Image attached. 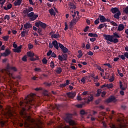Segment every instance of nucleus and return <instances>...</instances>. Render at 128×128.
Segmentation results:
<instances>
[{
  "mask_svg": "<svg viewBox=\"0 0 128 128\" xmlns=\"http://www.w3.org/2000/svg\"><path fill=\"white\" fill-rule=\"evenodd\" d=\"M34 94L28 95L25 98L24 102H20V106L22 108V110L20 112V114L24 118H28V115H26V108L28 110L32 108V106L34 104Z\"/></svg>",
  "mask_w": 128,
  "mask_h": 128,
  "instance_id": "f257e3e1",
  "label": "nucleus"
},
{
  "mask_svg": "<svg viewBox=\"0 0 128 128\" xmlns=\"http://www.w3.org/2000/svg\"><path fill=\"white\" fill-rule=\"evenodd\" d=\"M72 114H67L66 117L64 118V120L66 122H68L70 126H74V124H76V122L72 120Z\"/></svg>",
  "mask_w": 128,
  "mask_h": 128,
  "instance_id": "f03ea898",
  "label": "nucleus"
},
{
  "mask_svg": "<svg viewBox=\"0 0 128 128\" xmlns=\"http://www.w3.org/2000/svg\"><path fill=\"white\" fill-rule=\"evenodd\" d=\"M6 70L8 71V76H11L12 78H14V76H12V73H10V70H14V72H17L18 70L16 69V67H12V66H8L6 67Z\"/></svg>",
  "mask_w": 128,
  "mask_h": 128,
  "instance_id": "7ed1b4c3",
  "label": "nucleus"
},
{
  "mask_svg": "<svg viewBox=\"0 0 128 128\" xmlns=\"http://www.w3.org/2000/svg\"><path fill=\"white\" fill-rule=\"evenodd\" d=\"M27 16L28 18H30V20L32 22L34 20H36L38 18V14H34V12H31L30 13H28L27 14Z\"/></svg>",
  "mask_w": 128,
  "mask_h": 128,
  "instance_id": "20e7f679",
  "label": "nucleus"
},
{
  "mask_svg": "<svg viewBox=\"0 0 128 128\" xmlns=\"http://www.w3.org/2000/svg\"><path fill=\"white\" fill-rule=\"evenodd\" d=\"M14 110L10 106L7 108L6 112H5V115L8 116L9 117L12 116H14Z\"/></svg>",
  "mask_w": 128,
  "mask_h": 128,
  "instance_id": "39448f33",
  "label": "nucleus"
},
{
  "mask_svg": "<svg viewBox=\"0 0 128 128\" xmlns=\"http://www.w3.org/2000/svg\"><path fill=\"white\" fill-rule=\"evenodd\" d=\"M35 26L37 28H40V26H41L42 28H46V24L45 23H44L40 21H38V22H36L35 23Z\"/></svg>",
  "mask_w": 128,
  "mask_h": 128,
  "instance_id": "423d86ee",
  "label": "nucleus"
},
{
  "mask_svg": "<svg viewBox=\"0 0 128 128\" xmlns=\"http://www.w3.org/2000/svg\"><path fill=\"white\" fill-rule=\"evenodd\" d=\"M104 40H108V42H112V38H114V36H110L108 34H104L103 35Z\"/></svg>",
  "mask_w": 128,
  "mask_h": 128,
  "instance_id": "0eeeda50",
  "label": "nucleus"
},
{
  "mask_svg": "<svg viewBox=\"0 0 128 128\" xmlns=\"http://www.w3.org/2000/svg\"><path fill=\"white\" fill-rule=\"evenodd\" d=\"M68 6L70 10H76V6L72 2H69L68 4Z\"/></svg>",
  "mask_w": 128,
  "mask_h": 128,
  "instance_id": "6e6552de",
  "label": "nucleus"
},
{
  "mask_svg": "<svg viewBox=\"0 0 128 128\" xmlns=\"http://www.w3.org/2000/svg\"><path fill=\"white\" fill-rule=\"evenodd\" d=\"M34 10V8L32 7H28V8L25 9L24 11V14H29V12H32Z\"/></svg>",
  "mask_w": 128,
  "mask_h": 128,
  "instance_id": "1a4fd4ad",
  "label": "nucleus"
},
{
  "mask_svg": "<svg viewBox=\"0 0 128 128\" xmlns=\"http://www.w3.org/2000/svg\"><path fill=\"white\" fill-rule=\"evenodd\" d=\"M68 98H74L76 96V92H69L66 94Z\"/></svg>",
  "mask_w": 128,
  "mask_h": 128,
  "instance_id": "9d476101",
  "label": "nucleus"
},
{
  "mask_svg": "<svg viewBox=\"0 0 128 128\" xmlns=\"http://www.w3.org/2000/svg\"><path fill=\"white\" fill-rule=\"evenodd\" d=\"M10 54V50L9 49H6L4 52L1 53L2 56H8L9 54Z\"/></svg>",
  "mask_w": 128,
  "mask_h": 128,
  "instance_id": "9b49d317",
  "label": "nucleus"
},
{
  "mask_svg": "<svg viewBox=\"0 0 128 128\" xmlns=\"http://www.w3.org/2000/svg\"><path fill=\"white\" fill-rule=\"evenodd\" d=\"M24 26L26 30H28V28H32V25L30 22H26L24 24Z\"/></svg>",
  "mask_w": 128,
  "mask_h": 128,
  "instance_id": "f8f14e48",
  "label": "nucleus"
},
{
  "mask_svg": "<svg viewBox=\"0 0 128 128\" xmlns=\"http://www.w3.org/2000/svg\"><path fill=\"white\" fill-rule=\"evenodd\" d=\"M112 102H116V98H114V96H110V98L106 100V102H107L108 104Z\"/></svg>",
  "mask_w": 128,
  "mask_h": 128,
  "instance_id": "ddd939ff",
  "label": "nucleus"
},
{
  "mask_svg": "<svg viewBox=\"0 0 128 128\" xmlns=\"http://www.w3.org/2000/svg\"><path fill=\"white\" fill-rule=\"evenodd\" d=\"M52 44L55 48L56 50H58V48H60L58 46V41L56 40H54L52 42Z\"/></svg>",
  "mask_w": 128,
  "mask_h": 128,
  "instance_id": "4468645a",
  "label": "nucleus"
},
{
  "mask_svg": "<svg viewBox=\"0 0 128 128\" xmlns=\"http://www.w3.org/2000/svg\"><path fill=\"white\" fill-rule=\"evenodd\" d=\"M124 24H120L118 26L117 30H118V32H122V30H124Z\"/></svg>",
  "mask_w": 128,
  "mask_h": 128,
  "instance_id": "2eb2a0df",
  "label": "nucleus"
},
{
  "mask_svg": "<svg viewBox=\"0 0 128 128\" xmlns=\"http://www.w3.org/2000/svg\"><path fill=\"white\" fill-rule=\"evenodd\" d=\"M111 12L112 14H116L118 12H120L118 8H114L111 9Z\"/></svg>",
  "mask_w": 128,
  "mask_h": 128,
  "instance_id": "dca6fc26",
  "label": "nucleus"
},
{
  "mask_svg": "<svg viewBox=\"0 0 128 128\" xmlns=\"http://www.w3.org/2000/svg\"><path fill=\"white\" fill-rule=\"evenodd\" d=\"M93 100H94V96H92V95H90L89 96H88L87 98L86 103L90 104V102H92Z\"/></svg>",
  "mask_w": 128,
  "mask_h": 128,
  "instance_id": "f3484780",
  "label": "nucleus"
},
{
  "mask_svg": "<svg viewBox=\"0 0 128 128\" xmlns=\"http://www.w3.org/2000/svg\"><path fill=\"white\" fill-rule=\"evenodd\" d=\"M122 14V13L120 12V11H118V12L116 13L114 16V18H116L117 20H119L120 19V16Z\"/></svg>",
  "mask_w": 128,
  "mask_h": 128,
  "instance_id": "a211bd4d",
  "label": "nucleus"
},
{
  "mask_svg": "<svg viewBox=\"0 0 128 128\" xmlns=\"http://www.w3.org/2000/svg\"><path fill=\"white\" fill-rule=\"evenodd\" d=\"M22 0H16L14 2V6H20Z\"/></svg>",
  "mask_w": 128,
  "mask_h": 128,
  "instance_id": "6ab92c4d",
  "label": "nucleus"
},
{
  "mask_svg": "<svg viewBox=\"0 0 128 128\" xmlns=\"http://www.w3.org/2000/svg\"><path fill=\"white\" fill-rule=\"evenodd\" d=\"M99 20H100V22H106V17L104 16L100 15Z\"/></svg>",
  "mask_w": 128,
  "mask_h": 128,
  "instance_id": "aec40b11",
  "label": "nucleus"
},
{
  "mask_svg": "<svg viewBox=\"0 0 128 128\" xmlns=\"http://www.w3.org/2000/svg\"><path fill=\"white\" fill-rule=\"evenodd\" d=\"M69 84H70V80H66V83L60 84V88H64L65 86H68Z\"/></svg>",
  "mask_w": 128,
  "mask_h": 128,
  "instance_id": "412c9836",
  "label": "nucleus"
},
{
  "mask_svg": "<svg viewBox=\"0 0 128 128\" xmlns=\"http://www.w3.org/2000/svg\"><path fill=\"white\" fill-rule=\"evenodd\" d=\"M108 25H106V24L104 23L100 24L98 28V30H102V28H107Z\"/></svg>",
  "mask_w": 128,
  "mask_h": 128,
  "instance_id": "4be33fe9",
  "label": "nucleus"
},
{
  "mask_svg": "<svg viewBox=\"0 0 128 128\" xmlns=\"http://www.w3.org/2000/svg\"><path fill=\"white\" fill-rule=\"evenodd\" d=\"M20 50H22V46H20L14 49V52H20Z\"/></svg>",
  "mask_w": 128,
  "mask_h": 128,
  "instance_id": "5701e85b",
  "label": "nucleus"
},
{
  "mask_svg": "<svg viewBox=\"0 0 128 128\" xmlns=\"http://www.w3.org/2000/svg\"><path fill=\"white\" fill-rule=\"evenodd\" d=\"M26 34H28V32L26 31V29H23V31L21 32V36H22V38H24Z\"/></svg>",
  "mask_w": 128,
  "mask_h": 128,
  "instance_id": "b1692460",
  "label": "nucleus"
},
{
  "mask_svg": "<svg viewBox=\"0 0 128 128\" xmlns=\"http://www.w3.org/2000/svg\"><path fill=\"white\" fill-rule=\"evenodd\" d=\"M12 7V5L10 4L7 5V7L4 6V10H10V8Z\"/></svg>",
  "mask_w": 128,
  "mask_h": 128,
  "instance_id": "393cba45",
  "label": "nucleus"
},
{
  "mask_svg": "<svg viewBox=\"0 0 128 128\" xmlns=\"http://www.w3.org/2000/svg\"><path fill=\"white\" fill-rule=\"evenodd\" d=\"M27 56H29V58H32V56H34V54L32 52H27Z\"/></svg>",
  "mask_w": 128,
  "mask_h": 128,
  "instance_id": "a878e982",
  "label": "nucleus"
},
{
  "mask_svg": "<svg viewBox=\"0 0 128 128\" xmlns=\"http://www.w3.org/2000/svg\"><path fill=\"white\" fill-rule=\"evenodd\" d=\"M88 36L91 38H98V34L93 33H89Z\"/></svg>",
  "mask_w": 128,
  "mask_h": 128,
  "instance_id": "bb28decb",
  "label": "nucleus"
},
{
  "mask_svg": "<svg viewBox=\"0 0 128 128\" xmlns=\"http://www.w3.org/2000/svg\"><path fill=\"white\" fill-rule=\"evenodd\" d=\"M49 12L51 16H56V12H54V9L50 10Z\"/></svg>",
  "mask_w": 128,
  "mask_h": 128,
  "instance_id": "cd10ccee",
  "label": "nucleus"
},
{
  "mask_svg": "<svg viewBox=\"0 0 128 128\" xmlns=\"http://www.w3.org/2000/svg\"><path fill=\"white\" fill-rule=\"evenodd\" d=\"M56 72L57 74H60V72H62V68H60V67L57 68Z\"/></svg>",
  "mask_w": 128,
  "mask_h": 128,
  "instance_id": "c85d7f7f",
  "label": "nucleus"
},
{
  "mask_svg": "<svg viewBox=\"0 0 128 128\" xmlns=\"http://www.w3.org/2000/svg\"><path fill=\"white\" fill-rule=\"evenodd\" d=\"M2 38L4 41L8 42V39L10 38V36H4L2 37Z\"/></svg>",
  "mask_w": 128,
  "mask_h": 128,
  "instance_id": "c756f323",
  "label": "nucleus"
},
{
  "mask_svg": "<svg viewBox=\"0 0 128 128\" xmlns=\"http://www.w3.org/2000/svg\"><path fill=\"white\" fill-rule=\"evenodd\" d=\"M62 50L64 54H66V52H68V49L66 47H64Z\"/></svg>",
  "mask_w": 128,
  "mask_h": 128,
  "instance_id": "7c9ffc66",
  "label": "nucleus"
},
{
  "mask_svg": "<svg viewBox=\"0 0 128 128\" xmlns=\"http://www.w3.org/2000/svg\"><path fill=\"white\" fill-rule=\"evenodd\" d=\"M120 90H126V88L122 86V82L121 81H120Z\"/></svg>",
  "mask_w": 128,
  "mask_h": 128,
  "instance_id": "2f4dec72",
  "label": "nucleus"
},
{
  "mask_svg": "<svg viewBox=\"0 0 128 128\" xmlns=\"http://www.w3.org/2000/svg\"><path fill=\"white\" fill-rule=\"evenodd\" d=\"M80 14V12L78 11L74 12L73 14H72V16L73 18H74L76 16V14H77V16H78V14Z\"/></svg>",
  "mask_w": 128,
  "mask_h": 128,
  "instance_id": "473e14b6",
  "label": "nucleus"
},
{
  "mask_svg": "<svg viewBox=\"0 0 128 128\" xmlns=\"http://www.w3.org/2000/svg\"><path fill=\"white\" fill-rule=\"evenodd\" d=\"M80 14V12L78 11L74 12L73 14H72V16L73 18H74L76 16V14H77V16H78V14Z\"/></svg>",
  "mask_w": 128,
  "mask_h": 128,
  "instance_id": "72a5a7b5",
  "label": "nucleus"
},
{
  "mask_svg": "<svg viewBox=\"0 0 128 128\" xmlns=\"http://www.w3.org/2000/svg\"><path fill=\"white\" fill-rule=\"evenodd\" d=\"M52 37L54 38H60V34H54L52 35Z\"/></svg>",
  "mask_w": 128,
  "mask_h": 128,
  "instance_id": "f704fd0d",
  "label": "nucleus"
},
{
  "mask_svg": "<svg viewBox=\"0 0 128 128\" xmlns=\"http://www.w3.org/2000/svg\"><path fill=\"white\" fill-rule=\"evenodd\" d=\"M111 42H114V44H116V42H118V39L116 38L114 39V38H112V41H111Z\"/></svg>",
  "mask_w": 128,
  "mask_h": 128,
  "instance_id": "c9c22d12",
  "label": "nucleus"
},
{
  "mask_svg": "<svg viewBox=\"0 0 128 128\" xmlns=\"http://www.w3.org/2000/svg\"><path fill=\"white\" fill-rule=\"evenodd\" d=\"M35 72H42V69L39 68H36L34 69Z\"/></svg>",
  "mask_w": 128,
  "mask_h": 128,
  "instance_id": "e433bc0d",
  "label": "nucleus"
},
{
  "mask_svg": "<svg viewBox=\"0 0 128 128\" xmlns=\"http://www.w3.org/2000/svg\"><path fill=\"white\" fill-rule=\"evenodd\" d=\"M118 58H120L122 60H126V56L124 54L122 55H119Z\"/></svg>",
  "mask_w": 128,
  "mask_h": 128,
  "instance_id": "4c0bfd02",
  "label": "nucleus"
},
{
  "mask_svg": "<svg viewBox=\"0 0 128 128\" xmlns=\"http://www.w3.org/2000/svg\"><path fill=\"white\" fill-rule=\"evenodd\" d=\"M80 114L84 116V114H87L88 112H86L84 110H81L80 112Z\"/></svg>",
  "mask_w": 128,
  "mask_h": 128,
  "instance_id": "58836bf2",
  "label": "nucleus"
},
{
  "mask_svg": "<svg viewBox=\"0 0 128 128\" xmlns=\"http://www.w3.org/2000/svg\"><path fill=\"white\" fill-rule=\"evenodd\" d=\"M78 52V58H82V50H79Z\"/></svg>",
  "mask_w": 128,
  "mask_h": 128,
  "instance_id": "ea45409f",
  "label": "nucleus"
},
{
  "mask_svg": "<svg viewBox=\"0 0 128 128\" xmlns=\"http://www.w3.org/2000/svg\"><path fill=\"white\" fill-rule=\"evenodd\" d=\"M38 60V58L36 56V58H34L32 57L30 58V60H31L32 62H34V60Z\"/></svg>",
  "mask_w": 128,
  "mask_h": 128,
  "instance_id": "a19ab883",
  "label": "nucleus"
},
{
  "mask_svg": "<svg viewBox=\"0 0 128 128\" xmlns=\"http://www.w3.org/2000/svg\"><path fill=\"white\" fill-rule=\"evenodd\" d=\"M123 12H125V14H128V6H126L125 8H124Z\"/></svg>",
  "mask_w": 128,
  "mask_h": 128,
  "instance_id": "79ce46f5",
  "label": "nucleus"
},
{
  "mask_svg": "<svg viewBox=\"0 0 128 128\" xmlns=\"http://www.w3.org/2000/svg\"><path fill=\"white\" fill-rule=\"evenodd\" d=\"M42 64H48V60H46V58H44L42 59Z\"/></svg>",
  "mask_w": 128,
  "mask_h": 128,
  "instance_id": "37998d69",
  "label": "nucleus"
},
{
  "mask_svg": "<svg viewBox=\"0 0 128 128\" xmlns=\"http://www.w3.org/2000/svg\"><path fill=\"white\" fill-rule=\"evenodd\" d=\"M97 68L98 70H100V72H104V69L102 68L101 66H97Z\"/></svg>",
  "mask_w": 128,
  "mask_h": 128,
  "instance_id": "c03bdc74",
  "label": "nucleus"
},
{
  "mask_svg": "<svg viewBox=\"0 0 128 128\" xmlns=\"http://www.w3.org/2000/svg\"><path fill=\"white\" fill-rule=\"evenodd\" d=\"M110 22L111 24H112V26H118V24L116 22L114 21H111Z\"/></svg>",
  "mask_w": 128,
  "mask_h": 128,
  "instance_id": "a18cd8bd",
  "label": "nucleus"
},
{
  "mask_svg": "<svg viewBox=\"0 0 128 128\" xmlns=\"http://www.w3.org/2000/svg\"><path fill=\"white\" fill-rule=\"evenodd\" d=\"M50 66L52 68H54V63L53 61H52L50 63Z\"/></svg>",
  "mask_w": 128,
  "mask_h": 128,
  "instance_id": "49530a36",
  "label": "nucleus"
},
{
  "mask_svg": "<svg viewBox=\"0 0 128 128\" xmlns=\"http://www.w3.org/2000/svg\"><path fill=\"white\" fill-rule=\"evenodd\" d=\"M113 36H114L115 38H120V35H118V33H116V32L114 33Z\"/></svg>",
  "mask_w": 128,
  "mask_h": 128,
  "instance_id": "de8ad7c7",
  "label": "nucleus"
},
{
  "mask_svg": "<svg viewBox=\"0 0 128 128\" xmlns=\"http://www.w3.org/2000/svg\"><path fill=\"white\" fill-rule=\"evenodd\" d=\"M43 94H44V96H49L48 93V90H44Z\"/></svg>",
  "mask_w": 128,
  "mask_h": 128,
  "instance_id": "09e8293b",
  "label": "nucleus"
},
{
  "mask_svg": "<svg viewBox=\"0 0 128 128\" xmlns=\"http://www.w3.org/2000/svg\"><path fill=\"white\" fill-rule=\"evenodd\" d=\"M102 94V91L100 90H98L97 94H96V96H100V95Z\"/></svg>",
  "mask_w": 128,
  "mask_h": 128,
  "instance_id": "8fccbe9b",
  "label": "nucleus"
},
{
  "mask_svg": "<svg viewBox=\"0 0 128 128\" xmlns=\"http://www.w3.org/2000/svg\"><path fill=\"white\" fill-rule=\"evenodd\" d=\"M78 18L77 19L74 18L71 22H72L73 24H76L78 21Z\"/></svg>",
  "mask_w": 128,
  "mask_h": 128,
  "instance_id": "3c124183",
  "label": "nucleus"
},
{
  "mask_svg": "<svg viewBox=\"0 0 128 128\" xmlns=\"http://www.w3.org/2000/svg\"><path fill=\"white\" fill-rule=\"evenodd\" d=\"M107 88H114V85L112 84H107Z\"/></svg>",
  "mask_w": 128,
  "mask_h": 128,
  "instance_id": "603ef678",
  "label": "nucleus"
},
{
  "mask_svg": "<svg viewBox=\"0 0 128 128\" xmlns=\"http://www.w3.org/2000/svg\"><path fill=\"white\" fill-rule=\"evenodd\" d=\"M58 46L60 48H61V50H62L63 48H64V45H62V44L58 42Z\"/></svg>",
  "mask_w": 128,
  "mask_h": 128,
  "instance_id": "864d4df0",
  "label": "nucleus"
},
{
  "mask_svg": "<svg viewBox=\"0 0 128 128\" xmlns=\"http://www.w3.org/2000/svg\"><path fill=\"white\" fill-rule=\"evenodd\" d=\"M27 57L26 56H24L22 58V60L23 62H26L28 60L26 59Z\"/></svg>",
  "mask_w": 128,
  "mask_h": 128,
  "instance_id": "5fc2aeb1",
  "label": "nucleus"
},
{
  "mask_svg": "<svg viewBox=\"0 0 128 128\" xmlns=\"http://www.w3.org/2000/svg\"><path fill=\"white\" fill-rule=\"evenodd\" d=\"M86 94H90L88 91H84L82 93V96H86Z\"/></svg>",
  "mask_w": 128,
  "mask_h": 128,
  "instance_id": "6e6d98bb",
  "label": "nucleus"
},
{
  "mask_svg": "<svg viewBox=\"0 0 128 128\" xmlns=\"http://www.w3.org/2000/svg\"><path fill=\"white\" fill-rule=\"evenodd\" d=\"M94 24H100V18H97L94 21Z\"/></svg>",
  "mask_w": 128,
  "mask_h": 128,
  "instance_id": "4d7b16f0",
  "label": "nucleus"
},
{
  "mask_svg": "<svg viewBox=\"0 0 128 128\" xmlns=\"http://www.w3.org/2000/svg\"><path fill=\"white\" fill-rule=\"evenodd\" d=\"M4 20H10V16L6 15L4 17Z\"/></svg>",
  "mask_w": 128,
  "mask_h": 128,
  "instance_id": "13d9d810",
  "label": "nucleus"
},
{
  "mask_svg": "<svg viewBox=\"0 0 128 128\" xmlns=\"http://www.w3.org/2000/svg\"><path fill=\"white\" fill-rule=\"evenodd\" d=\"M34 48V46L32 44H28V50H32Z\"/></svg>",
  "mask_w": 128,
  "mask_h": 128,
  "instance_id": "bf43d9fd",
  "label": "nucleus"
},
{
  "mask_svg": "<svg viewBox=\"0 0 128 128\" xmlns=\"http://www.w3.org/2000/svg\"><path fill=\"white\" fill-rule=\"evenodd\" d=\"M52 54V50H49V51L47 52V56H50V54Z\"/></svg>",
  "mask_w": 128,
  "mask_h": 128,
  "instance_id": "052dcab7",
  "label": "nucleus"
},
{
  "mask_svg": "<svg viewBox=\"0 0 128 128\" xmlns=\"http://www.w3.org/2000/svg\"><path fill=\"white\" fill-rule=\"evenodd\" d=\"M58 60H60V62H62V60H64V58L60 55L58 56Z\"/></svg>",
  "mask_w": 128,
  "mask_h": 128,
  "instance_id": "680f3d73",
  "label": "nucleus"
},
{
  "mask_svg": "<svg viewBox=\"0 0 128 128\" xmlns=\"http://www.w3.org/2000/svg\"><path fill=\"white\" fill-rule=\"evenodd\" d=\"M50 48H54V44H52V42H50L49 43V46H48Z\"/></svg>",
  "mask_w": 128,
  "mask_h": 128,
  "instance_id": "e2e57ef3",
  "label": "nucleus"
},
{
  "mask_svg": "<svg viewBox=\"0 0 128 128\" xmlns=\"http://www.w3.org/2000/svg\"><path fill=\"white\" fill-rule=\"evenodd\" d=\"M0 124L1 126H4V124H6V122H4V121H1L0 122Z\"/></svg>",
  "mask_w": 128,
  "mask_h": 128,
  "instance_id": "0e129e2a",
  "label": "nucleus"
},
{
  "mask_svg": "<svg viewBox=\"0 0 128 128\" xmlns=\"http://www.w3.org/2000/svg\"><path fill=\"white\" fill-rule=\"evenodd\" d=\"M82 82H83V84H84L86 82V78L83 77L81 80Z\"/></svg>",
  "mask_w": 128,
  "mask_h": 128,
  "instance_id": "69168bd1",
  "label": "nucleus"
},
{
  "mask_svg": "<svg viewBox=\"0 0 128 128\" xmlns=\"http://www.w3.org/2000/svg\"><path fill=\"white\" fill-rule=\"evenodd\" d=\"M29 0L30 4L32 6H34V2H32V0Z\"/></svg>",
  "mask_w": 128,
  "mask_h": 128,
  "instance_id": "338daca9",
  "label": "nucleus"
},
{
  "mask_svg": "<svg viewBox=\"0 0 128 128\" xmlns=\"http://www.w3.org/2000/svg\"><path fill=\"white\" fill-rule=\"evenodd\" d=\"M110 128H116V126L114 124H111L110 125Z\"/></svg>",
  "mask_w": 128,
  "mask_h": 128,
  "instance_id": "774afa93",
  "label": "nucleus"
}]
</instances>
